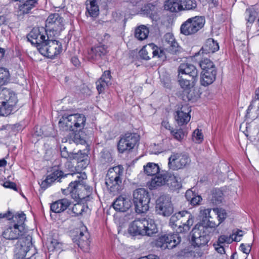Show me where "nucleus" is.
<instances>
[{
	"instance_id": "obj_1",
	"label": "nucleus",
	"mask_w": 259,
	"mask_h": 259,
	"mask_svg": "<svg viewBox=\"0 0 259 259\" xmlns=\"http://www.w3.org/2000/svg\"><path fill=\"white\" fill-rule=\"evenodd\" d=\"M25 214L23 211L17 212L14 219L10 222L8 228L2 233L6 239L14 241V256L16 259H23L32 245L31 236L28 235L25 226Z\"/></svg>"
},
{
	"instance_id": "obj_2",
	"label": "nucleus",
	"mask_w": 259,
	"mask_h": 259,
	"mask_svg": "<svg viewBox=\"0 0 259 259\" xmlns=\"http://www.w3.org/2000/svg\"><path fill=\"white\" fill-rule=\"evenodd\" d=\"M156 225L152 220H148L145 218L135 220L129 225L128 233L133 236L147 235L151 236L157 233Z\"/></svg>"
},
{
	"instance_id": "obj_3",
	"label": "nucleus",
	"mask_w": 259,
	"mask_h": 259,
	"mask_svg": "<svg viewBox=\"0 0 259 259\" xmlns=\"http://www.w3.org/2000/svg\"><path fill=\"white\" fill-rule=\"evenodd\" d=\"M202 215V225L209 228L215 229L227 218V213L225 210L215 207L211 209H204L201 210Z\"/></svg>"
},
{
	"instance_id": "obj_4",
	"label": "nucleus",
	"mask_w": 259,
	"mask_h": 259,
	"mask_svg": "<svg viewBox=\"0 0 259 259\" xmlns=\"http://www.w3.org/2000/svg\"><path fill=\"white\" fill-rule=\"evenodd\" d=\"M18 102L16 94L13 90L0 87V116L11 114Z\"/></svg>"
},
{
	"instance_id": "obj_5",
	"label": "nucleus",
	"mask_w": 259,
	"mask_h": 259,
	"mask_svg": "<svg viewBox=\"0 0 259 259\" xmlns=\"http://www.w3.org/2000/svg\"><path fill=\"white\" fill-rule=\"evenodd\" d=\"M61 190L64 194H69L76 201L81 200L87 201L92 193V188L84 183H79L78 181H71L66 189H62Z\"/></svg>"
},
{
	"instance_id": "obj_6",
	"label": "nucleus",
	"mask_w": 259,
	"mask_h": 259,
	"mask_svg": "<svg viewBox=\"0 0 259 259\" xmlns=\"http://www.w3.org/2000/svg\"><path fill=\"white\" fill-rule=\"evenodd\" d=\"M123 167L118 165L108 169L105 178V184L110 192L118 193L121 189Z\"/></svg>"
},
{
	"instance_id": "obj_7",
	"label": "nucleus",
	"mask_w": 259,
	"mask_h": 259,
	"mask_svg": "<svg viewBox=\"0 0 259 259\" xmlns=\"http://www.w3.org/2000/svg\"><path fill=\"white\" fill-rule=\"evenodd\" d=\"M85 121V116L81 114L64 115L59 121V126L64 131H77L84 127Z\"/></svg>"
},
{
	"instance_id": "obj_8",
	"label": "nucleus",
	"mask_w": 259,
	"mask_h": 259,
	"mask_svg": "<svg viewBox=\"0 0 259 259\" xmlns=\"http://www.w3.org/2000/svg\"><path fill=\"white\" fill-rule=\"evenodd\" d=\"M150 201L149 193L146 189L139 188L134 191L133 202L138 213H144L148 210Z\"/></svg>"
},
{
	"instance_id": "obj_9",
	"label": "nucleus",
	"mask_w": 259,
	"mask_h": 259,
	"mask_svg": "<svg viewBox=\"0 0 259 259\" xmlns=\"http://www.w3.org/2000/svg\"><path fill=\"white\" fill-rule=\"evenodd\" d=\"M205 22V19L202 16L189 18L182 24L181 33L185 35H193L203 27Z\"/></svg>"
},
{
	"instance_id": "obj_10",
	"label": "nucleus",
	"mask_w": 259,
	"mask_h": 259,
	"mask_svg": "<svg viewBox=\"0 0 259 259\" xmlns=\"http://www.w3.org/2000/svg\"><path fill=\"white\" fill-rule=\"evenodd\" d=\"M209 229L204 225L195 226L192 231V244L195 247H201L206 245L210 237Z\"/></svg>"
},
{
	"instance_id": "obj_11",
	"label": "nucleus",
	"mask_w": 259,
	"mask_h": 259,
	"mask_svg": "<svg viewBox=\"0 0 259 259\" xmlns=\"http://www.w3.org/2000/svg\"><path fill=\"white\" fill-rule=\"evenodd\" d=\"M156 212L163 217H169L174 212L171 197L167 194L160 196L156 200Z\"/></svg>"
},
{
	"instance_id": "obj_12",
	"label": "nucleus",
	"mask_w": 259,
	"mask_h": 259,
	"mask_svg": "<svg viewBox=\"0 0 259 259\" xmlns=\"http://www.w3.org/2000/svg\"><path fill=\"white\" fill-rule=\"evenodd\" d=\"M191 159L188 154L185 152H174L168 158V166L174 170L184 168L189 165Z\"/></svg>"
},
{
	"instance_id": "obj_13",
	"label": "nucleus",
	"mask_w": 259,
	"mask_h": 259,
	"mask_svg": "<svg viewBox=\"0 0 259 259\" xmlns=\"http://www.w3.org/2000/svg\"><path fill=\"white\" fill-rule=\"evenodd\" d=\"M140 140V136L135 133L127 132L122 135L118 143V149L120 153L133 149Z\"/></svg>"
},
{
	"instance_id": "obj_14",
	"label": "nucleus",
	"mask_w": 259,
	"mask_h": 259,
	"mask_svg": "<svg viewBox=\"0 0 259 259\" xmlns=\"http://www.w3.org/2000/svg\"><path fill=\"white\" fill-rule=\"evenodd\" d=\"M197 79L198 78L185 74L178 75L179 84L184 91L187 94V98L189 100H193L195 97L193 90Z\"/></svg>"
},
{
	"instance_id": "obj_15",
	"label": "nucleus",
	"mask_w": 259,
	"mask_h": 259,
	"mask_svg": "<svg viewBox=\"0 0 259 259\" xmlns=\"http://www.w3.org/2000/svg\"><path fill=\"white\" fill-rule=\"evenodd\" d=\"M181 241V237L178 234H169L160 237L156 242V245L162 249H172L179 244Z\"/></svg>"
},
{
	"instance_id": "obj_16",
	"label": "nucleus",
	"mask_w": 259,
	"mask_h": 259,
	"mask_svg": "<svg viewBox=\"0 0 259 259\" xmlns=\"http://www.w3.org/2000/svg\"><path fill=\"white\" fill-rule=\"evenodd\" d=\"M190 107L188 105H182L178 108L175 118L179 125L182 126L187 124L190 120Z\"/></svg>"
},
{
	"instance_id": "obj_17",
	"label": "nucleus",
	"mask_w": 259,
	"mask_h": 259,
	"mask_svg": "<svg viewBox=\"0 0 259 259\" xmlns=\"http://www.w3.org/2000/svg\"><path fill=\"white\" fill-rule=\"evenodd\" d=\"M169 173L167 171H162L156 174L155 176L152 178L151 180L148 183L149 189L151 190L155 189L166 185L169 177Z\"/></svg>"
},
{
	"instance_id": "obj_18",
	"label": "nucleus",
	"mask_w": 259,
	"mask_h": 259,
	"mask_svg": "<svg viewBox=\"0 0 259 259\" xmlns=\"http://www.w3.org/2000/svg\"><path fill=\"white\" fill-rule=\"evenodd\" d=\"M90 234L87 231H80L78 235L73 238V241L76 243L83 251H88L89 249L90 241Z\"/></svg>"
},
{
	"instance_id": "obj_19",
	"label": "nucleus",
	"mask_w": 259,
	"mask_h": 259,
	"mask_svg": "<svg viewBox=\"0 0 259 259\" xmlns=\"http://www.w3.org/2000/svg\"><path fill=\"white\" fill-rule=\"evenodd\" d=\"M132 204L129 198L120 196L114 201L112 206L117 211L125 212L131 207Z\"/></svg>"
},
{
	"instance_id": "obj_20",
	"label": "nucleus",
	"mask_w": 259,
	"mask_h": 259,
	"mask_svg": "<svg viewBox=\"0 0 259 259\" xmlns=\"http://www.w3.org/2000/svg\"><path fill=\"white\" fill-rule=\"evenodd\" d=\"M41 31L39 28L34 27L31 31L27 35V41L31 42V44L35 46L44 41L46 39V36L44 34H41Z\"/></svg>"
},
{
	"instance_id": "obj_21",
	"label": "nucleus",
	"mask_w": 259,
	"mask_h": 259,
	"mask_svg": "<svg viewBox=\"0 0 259 259\" xmlns=\"http://www.w3.org/2000/svg\"><path fill=\"white\" fill-rule=\"evenodd\" d=\"M180 232H186L189 230L190 227L193 224V218L191 214L188 211H181Z\"/></svg>"
},
{
	"instance_id": "obj_22",
	"label": "nucleus",
	"mask_w": 259,
	"mask_h": 259,
	"mask_svg": "<svg viewBox=\"0 0 259 259\" xmlns=\"http://www.w3.org/2000/svg\"><path fill=\"white\" fill-rule=\"evenodd\" d=\"M164 40L166 44L165 50L168 53L175 54L180 52V47L171 33H167L165 34Z\"/></svg>"
},
{
	"instance_id": "obj_23",
	"label": "nucleus",
	"mask_w": 259,
	"mask_h": 259,
	"mask_svg": "<svg viewBox=\"0 0 259 259\" xmlns=\"http://www.w3.org/2000/svg\"><path fill=\"white\" fill-rule=\"evenodd\" d=\"M110 71H104L102 76L96 82V88L99 94L103 93L107 87L110 84Z\"/></svg>"
},
{
	"instance_id": "obj_24",
	"label": "nucleus",
	"mask_w": 259,
	"mask_h": 259,
	"mask_svg": "<svg viewBox=\"0 0 259 259\" xmlns=\"http://www.w3.org/2000/svg\"><path fill=\"white\" fill-rule=\"evenodd\" d=\"M107 53L105 46H99L92 48L89 53V59L90 60L97 61L103 59Z\"/></svg>"
},
{
	"instance_id": "obj_25",
	"label": "nucleus",
	"mask_w": 259,
	"mask_h": 259,
	"mask_svg": "<svg viewBox=\"0 0 259 259\" xmlns=\"http://www.w3.org/2000/svg\"><path fill=\"white\" fill-rule=\"evenodd\" d=\"M178 74L189 75L192 77L198 78V71L195 66L187 63H181L179 67Z\"/></svg>"
},
{
	"instance_id": "obj_26",
	"label": "nucleus",
	"mask_w": 259,
	"mask_h": 259,
	"mask_svg": "<svg viewBox=\"0 0 259 259\" xmlns=\"http://www.w3.org/2000/svg\"><path fill=\"white\" fill-rule=\"evenodd\" d=\"M70 201L66 198L59 200L51 205V210L56 213H60L66 210L70 205Z\"/></svg>"
},
{
	"instance_id": "obj_27",
	"label": "nucleus",
	"mask_w": 259,
	"mask_h": 259,
	"mask_svg": "<svg viewBox=\"0 0 259 259\" xmlns=\"http://www.w3.org/2000/svg\"><path fill=\"white\" fill-rule=\"evenodd\" d=\"M212 71H202L200 82L201 85L207 86L211 84L215 79L217 70L211 69Z\"/></svg>"
},
{
	"instance_id": "obj_28",
	"label": "nucleus",
	"mask_w": 259,
	"mask_h": 259,
	"mask_svg": "<svg viewBox=\"0 0 259 259\" xmlns=\"http://www.w3.org/2000/svg\"><path fill=\"white\" fill-rule=\"evenodd\" d=\"M50 172V185L55 182H60L62 178L66 177V175L60 169L59 165L53 166Z\"/></svg>"
},
{
	"instance_id": "obj_29",
	"label": "nucleus",
	"mask_w": 259,
	"mask_h": 259,
	"mask_svg": "<svg viewBox=\"0 0 259 259\" xmlns=\"http://www.w3.org/2000/svg\"><path fill=\"white\" fill-rule=\"evenodd\" d=\"M219 46L218 43L214 41L213 38H209L207 39L204 46L202 47L201 50L203 53L209 54L213 53L218 51Z\"/></svg>"
},
{
	"instance_id": "obj_30",
	"label": "nucleus",
	"mask_w": 259,
	"mask_h": 259,
	"mask_svg": "<svg viewBox=\"0 0 259 259\" xmlns=\"http://www.w3.org/2000/svg\"><path fill=\"white\" fill-rule=\"evenodd\" d=\"M87 12L92 17H96L99 13L97 0H87L85 2Z\"/></svg>"
},
{
	"instance_id": "obj_31",
	"label": "nucleus",
	"mask_w": 259,
	"mask_h": 259,
	"mask_svg": "<svg viewBox=\"0 0 259 259\" xmlns=\"http://www.w3.org/2000/svg\"><path fill=\"white\" fill-rule=\"evenodd\" d=\"M157 10L158 8L156 5L152 3L147 4L142 9L144 14L149 16L153 20L155 21L159 18L157 15Z\"/></svg>"
},
{
	"instance_id": "obj_32",
	"label": "nucleus",
	"mask_w": 259,
	"mask_h": 259,
	"mask_svg": "<svg viewBox=\"0 0 259 259\" xmlns=\"http://www.w3.org/2000/svg\"><path fill=\"white\" fill-rule=\"evenodd\" d=\"M259 116V100L255 99L252 101L246 112V116L252 118Z\"/></svg>"
},
{
	"instance_id": "obj_33",
	"label": "nucleus",
	"mask_w": 259,
	"mask_h": 259,
	"mask_svg": "<svg viewBox=\"0 0 259 259\" xmlns=\"http://www.w3.org/2000/svg\"><path fill=\"white\" fill-rule=\"evenodd\" d=\"M185 197L187 200L189 201L190 204L193 206L199 205L202 199L201 196L198 195L190 189L186 191Z\"/></svg>"
},
{
	"instance_id": "obj_34",
	"label": "nucleus",
	"mask_w": 259,
	"mask_h": 259,
	"mask_svg": "<svg viewBox=\"0 0 259 259\" xmlns=\"http://www.w3.org/2000/svg\"><path fill=\"white\" fill-rule=\"evenodd\" d=\"M164 8L171 12L181 11L180 0H167L164 3Z\"/></svg>"
},
{
	"instance_id": "obj_35",
	"label": "nucleus",
	"mask_w": 259,
	"mask_h": 259,
	"mask_svg": "<svg viewBox=\"0 0 259 259\" xmlns=\"http://www.w3.org/2000/svg\"><path fill=\"white\" fill-rule=\"evenodd\" d=\"M149 33V28L145 25H141L136 29L135 36L138 39L143 40L147 38Z\"/></svg>"
},
{
	"instance_id": "obj_36",
	"label": "nucleus",
	"mask_w": 259,
	"mask_h": 259,
	"mask_svg": "<svg viewBox=\"0 0 259 259\" xmlns=\"http://www.w3.org/2000/svg\"><path fill=\"white\" fill-rule=\"evenodd\" d=\"M166 185L172 190H179L182 187V184L179 182L177 178L172 174L169 173V177L166 181Z\"/></svg>"
},
{
	"instance_id": "obj_37",
	"label": "nucleus",
	"mask_w": 259,
	"mask_h": 259,
	"mask_svg": "<svg viewBox=\"0 0 259 259\" xmlns=\"http://www.w3.org/2000/svg\"><path fill=\"white\" fill-rule=\"evenodd\" d=\"M46 33L47 35V39L44 41L40 42V44L35 45L39 52L43 56L49 58V35L47 34V30L45 29Z\"/></svg>"
},
{
	"instance_id": "obj_38",
	"label": "nucleus",
	"mask_w": 259,
	"mask_h": 259,
	"mask_svg": "<svg viewBox=\"0 0 259 259\" xmlns=\"http://www.w3.org/2000/svg\"><path fill=\"white\" fill-rule=\"evenodd\" d=\"M50 48H51L52 51L54 50L53 55H50V59H54L56 56L60 54L62 51L61 44L56 40L50 39Z\"/></svg>"
},
{
	"instance_id": "obj_39",
	"label": "nucleus",
	"mask_w": 259,
	"mask_h": 259,
	"mask_svg": "<svg viewBox=\"0 0 259 259\" xmlns=\"http://www.w3.org/2000/svg\"><path fill=\"white\" fill-rule=\"evenodd\" d=\"M145 173L148 176H154L160 171V168L158 164L149 162L144 166Z\"/></svg>"
},
{
	"instance_id": "obj_40",
	"label": "nucleus",
	"mask_w": 259,
	"mask_h": 259,
	"mask_svg": "<svg viewBox=\"0 0 259 259\" xmlns=\"http://www.w3.org/2000/svg\"><path fill=\"white\" fill-rule=\"evenodd\" d=\"M223 200V193L219 189H215L212 191L211 196L209 201L213 205H219L222 203Z\"/></svg>"
},
{
	"instance_id": "obj_41",
	"label": "nucleus",
	"mask_w": 259,
	"mask_h": 259,
	"mask_svg": "<svg viewBox=\"0 0 259 259\" xmlns=\"http://www.w3.org/2000/svg\"><path fill=\"white\" fill-rule=\"evenodd\" d=\"M180 6L182 10H192L197 7L195 0H180Z\"/></svg>"
},
{
	"instance_id": "obj_42",
	"label": "nucleus",
	"mask_w": 259,
	"mask_h": 259,
	"mask_svg": "<svg viewBox=\"0 0 259 259\" xmlns=\"http://www.w3.org/2000/svg\"><path fill=\"white\" fill-rule=\"evenodd\" d=\"M36 0H26L24 4L19 6V9L23 14H27L34 7Z\"/></svg>"
},
{
	"instance_id": "obj_43",
	"label": "nucleus",
	"mask_w": 259,
	"mask_h": 259,
	"mask_svg": "<svg viewBox=\"0 0 259 259\" xmlns=\"http://www.w3.org/2000/svg\"><path fill=\"white\" fill-rule=\"evenodd\" d=\"M200 66L202 69V71H209L213 70H216L213 63L208 59H204L200 62Z\"/></svg>"
},
{
	"instance_id": "obj_44",
	"label": "nucleus",
	"mask_w": 259,
	"mask_h": 259,
	"mask_svg": "<svg viewBox=\"0 0 259 259\" xmlns=\"http://www.w3.org/2000/svg\"><path fill=\"white\" fill-rule=\"evenodd\" d=\"M70 177L72 178V181H79V183H84L83 180L86 179L87 177L84 172H74L66 174V177Z\"/></svg>"
},
{
	"instance_id": "obj_45",
	"label": "nucleus",
	"mask_w": 259,
	"mask_h": 259,
	"mask_svg": "<svg viewBox=\"0 0 259 259\" xmlns=\"http://www.w3.org/2000/svg\"><path fill=\"white\" fill-rule=\"evenodd\" d=\"M234 234L230 236L221 235L219 237L218 240V245H223L225 243L227 244H230L233 242V240L236 241H240V239L238 240L236 237L234 238H233Z\"/></svg>"
},
{
	"instance_id": "obj_46",
	"label": "nucleus",
	"mask_w": 259,
	"mask_h": 259,
	"mask_svg": "<svg viewBox=\"0 0 259 259\" xmlns=\"http://www.w3.org/2000/svg\"><path fill=\"white\" fill-rule=\"evenodd\" d=\"M10 78V74L8 70L4 68H0V85L7 83Z\"/></svg>"
},
{
	"instance_id": "obj_47",
	"label": "nucleus",
	"mask_w": 259,
	"mask_h": 259,
	"mask_svg": "<svg viewBox=\"0 0 259 259\" xmlns=\"http://www.w3.org/2000/svg\"><path fill=\"white\" fill-rule=\"evenodd\" d=\"M181 211L177 212L173 214L170 219L169 220V225L172 227H178L180 229V218L181 215Z\"/></svg>"
},
{
	"instance_id": "obj_48",
	"label": "nucleus",
	"mask_w": 259,
	"mask_h": 259,
	"mask_svg": "<svg viewBox=\"0 0 259 259\" xmlns=\"http://www.w3.org/2000/svg\"><path fill=\"white\" fill-rule=\"evenodd\" d=\"M62 243L57 239H53L50 242V252H60L62 250Z\"/></svg>"
},
{
	"instance_id": "obj_49",
	"label": "nucleus",
	"mask_w": 259,
	"mask_h": 259,
	"mask_svg": "<svg viewBox=\"0 0 259 259\" xmlns=\"http://www.w3.org/2000/svg\"><path fill=\"white\" fill-rule=\"evenodd\" d=\"M87 208L83 204L81 203H77L75 204L72 208V211L76 215H79L82 214L85 209Z\"/></svg>"
},
{
	"instance_id": "obj_50",
	"label": "nucleus",
	"mask_w": 259,
	"mask_h": 259,
	"mask_svg": "<svg viewBox=\"0 0 259 259\" xmlns=\"http://www.w3.org/2000/svg\"><path fill=\"white\" fill-rule=\"evenodd\" d=\"M171 134L178 141H181L186 136L185 132L182 128L171 130Z\"/></svg>"
},
{
	"instance_id": "obj_51",
	"label": "nucleus",
	"mask_w": 259,
	"mask_h": 259,
	"mask_svg": "<svg viewBox=\"0 0 259 259\" xmlns=\"http://www.w3.org/2000/svg\"><path fill=\"white\" fill-rule=\"evenodd\" d=\"M74 134V136L72 139V140L74 143H75L77 144H83L85 143V141L84 140V139L81 136L80 134V130H78L77 131H76V130L75 131H72Z\"/></svg>"
},
{
	"instance_id": "obj_52",
	"label": "nucleus",
	"mask_w": 259,
	"mask_h": 259,
	"mask_svg": "<svg viewBox=\"0 0 259 259\" xmlns=\"http://www.w3.org/2000/svg\"><path fill=\"white\" fill-rule=\"evenodd\" d=\"M151 48H148V49L146 48V47H144L142 49L139 51V56L140 58L142 59L145 60H148L150 59L149 56L148 55V52H151L152 51V47H150Z\"/></svg>"
},
{
	"instance_id": "obj_53",
	"label": "nucleus",
	"mask_w": 259,
	"mask_h": 259,
	"mask_svg": "<svg viewBox=\"0 0 259 259\" xmlns=\"http://www.w3.org/2000/svg\"><path fill=\"white\" fill-rule=\"evenodd\" d=\"M246 14L247 16L246 20L251 23H253L256 16L255 11L253 9H247L246 11Z\"/></svg>"
},
{
	"instance_id": "obj_54",
	"label": "nucleus",
	"mask_w": 259,
	"mask_h": 259,
	"mask_svg": "<svg viewBox=\"0 0 259 259\" xmlns=\"http://www.w3.org/2000/svg\"><path fill=\"white\" fill-rule=\"evenodd\" d=\"M192 137L193 141L197 143H200L203 139L201 131H199L198 129H196L194 131Z\"/></svg>"
},
{
	"instance_id": "obj_55",
	"label": "nucleus",
	"mask_w": 259,
	"mask_h": 259,
	"mask_svg": "<svg viewBox=\"0 0 259 259\" xmlns=\"http://www.w3.org/2000/svg\"><path fill=\"white\" fill-rule=\"evenodd\" d=\"M16 215V213L14 214L9 210L6 211L5 213L0 212V219H6L9 221L13 220Z\"/></svg>"
},
{
	"instance_id": "obj_56",
	"label": "nucleus",
	"mask_w": 259,
	"mask_h": 259,
	"mask_svg": "<svg viewBox=\"0 0 259 259\" xmlns=\"http://www.w3.org/2000/svg\"><path fill=\"white\" fill-rule=\"evenodd\" d=\"M150 47H152V54L153 56H158L159 58H162L163 56H164V51L160 50L159 52L157 50V47L155 46H154L153 44H151L149 45Z\"/></svg>"
},
{
	"instance_id": "obj_57",
	"label": "nucleus",
	"mask_w": 259,
	"mask_h": 259,
	"mask_svg": "<svg viewBox=\"0 0 259 259\" xmlns=\"http://www.w3.org/2000/svg\"><path fill=\"white\" fill-rule=\"evenodd\" d=\"M45 179L41 180V182H39L38 184L40 185L41 190L43 191L45 190L48 187L49 185V175L44 176Z\"/></svg>"
},
{
	"instance_id": "obj_58",
	"label": "nucleus",
	"mask_w": 259,
	"mask_h": 259,
	"mask_svg": "<svg viewBox=\"0 0 259 259\" xmlns=\"http://www.w3.org/2000/svg\"><path fill=\"white\" fill-rule=\"evenodd\" d=\"M3 186L7 188L12 189L17 191V187L16 184L10 181H6L3 184Z\"/></svg>"
},
{
	"instance_id": "obj_59",
	"label": "nucleus",
	"mask_w": 259,
	"mask_h": 259,
	"mask_svg": "<svg viewBox=\"0 0 259 259\" xmlns=\"http://www.w3.org/2000/svg\"><path fill=\"white\" fill-rule=\"evenodd\" d=\"M240 248L241 250L244 253L249 254L251 250V246L249 244H248L247 246L244 245V244H241L240 246Z\"/></svg>"
},
{
	"instance_id": "obj_60",
	"label": "nucleus",
	"mask_w": 259,
	"mask_h": 259,
	"mask_svg": "<svg viewBox=\"0 0 259 259\" xmlns=\"http://www.w3.org/2000/svg\"><path fill=\"white\" fill-rule=\"evenodd\" d=\"M59 16L58 14L54 13L50 14V24L55 23L58 20Z\"/></svg>"
},
{
	"instance_id": "obj_61",
	"label": "nucleus",
	"mask_w": 259,
	"mask_h": 259,
	"mask_svg": "<svg viewBox=\"0 0 259 259\" xmlns=\"http://www.w3.org/2000/svg\"><path fill=\"white\" fill-rule=\"evenodd\" d=\"M161 125L165 128L171 132V130H172V128H171L169 122L166 120L163 121L161 123Z\"/></svg>"
},
{
	"instance_id": "obj_62",
	"label": "nucleus",
	"mask_w": 259,
	"mask_h": 259,
	"mask_svg": "<svg viewBox=\"0 0 259 259\" xmlns=\"http://www.w3.org/2000/svg\"><path fill=\"white\" fill-rule=\"evenodd\" d=\"M71 62L75 66H79L80 65V62L78 59L76 57H73L71 58Z\"/></svg>"
},
{
	"instance_id": "obj_63",
	"label": "nucleus",
	"mask_w": 259,
	"mask_h": 259,
	"mask_svg": "<svg viewBox=\"0 0 259 259\" xmlns=\"http://www.w3.org/2000/svg\"><path fill=\"white\" fill-rule=\"evenodd\" d=\"M66 148L64 147L61 151V155L62 157L67 158L69 157V155L68 152L66 151Z\"/></svg>"
},
{
	"instance_id": "obj_64",
	"label": "nucleus",
	"mask_w": 259,
	"mask_h": 259,
	"mask_svg": "<svg viewBox=\"0 0 259 259\" xmlns=\"http://www.w3.org/2000/svg\"><path fill=\"white\" fill-rule=\"evenodd\" d=\"M146 259H159V257L154 254H149L147 256H146Z\"/></svg>"
}]
</instances>
